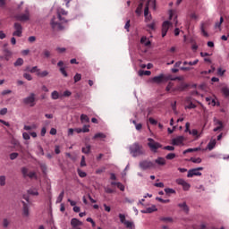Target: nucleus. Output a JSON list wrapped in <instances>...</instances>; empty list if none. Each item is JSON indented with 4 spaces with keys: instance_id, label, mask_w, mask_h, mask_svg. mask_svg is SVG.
<instances>
[{
    "instance_id": "864d4df0",
    "label": "nucleus",
    "mask_w": 229,
    "mask_h": 229,
    "mask_svg": "<svg viewBox=\"0 0 229 229\" xmlns=\"http://www.w3.org/2000/svg\"><path fill=\"white\" fill-rule=\"evenodd\" d=\"M201 32L203 33L204 37H208V33L207 31H205V24H201L200 27Z\"/></svg>"
},
{
    "instance_id": "b1692460",
    "label": "nucleus",
    "mask_w": 229,
    "mask_h": 229,
    "mask_svg": "<svg viewBox=\"0 0 229 229\" xmlns=\"http://www.w3.org/2000/svg\"><path fill=\"white\" fill-rule=\"evenodd\" d=\"M146 4H148V8L157 9V2L155 0H148Z\"/></svg>"
},
{
    "instance_id": "9b49d317",
    "label": "nucleus",
    "mask_w": 229,
    "mask_h": 229,
    "mask_svg": "<svg viewBox=\"0 0 229 229\" xmlns=\"http://www.w3.org/2000/svg\"><path fill=\"white\" fill-rule=\"evenodd\" d=\"M175 182L177 185H182L183 191H189V189H191V184H189L183 179H177Z\"/></svg>"
},
{
    "instance_id": "bf43d9fd",
    "label": "nucleus",
    "mask_w": 229,
    "mask_h": 229,
    "mask_svg": "<svg viewBox=\"0 0 229 229\" xmlns=\"http://www.w3.org/2000/svg\"><path fill=\"white\" fill-rule=\"evenodd\" d=\"M185 108L191 110L192 108H196V105H194L192 102H190L189 105L185 106Z\"/></svg>"
},
{
    "instance_id": "aec40b11",
    "label": "nucleus",
    "mask_w": 229,
    "mask_h": 229,
    "mask_svg": "<svg viewBox=\"0 0 229 229\" xmlns=\"http://www.w3.org/2000/svg\"><path fill=\"white\" fill-rule=\"evenodd\" d=\"M157 206H152L150 208H147L145 210H141L142 214H153V212H157Z\"/></svg>"
},
{
    "instance_id": "09e8293b",
    "label": "nucleus",
    "mask_w": 229,
    "mask_h": 229,
    "mask_svg": "<svg viewBox=\"0 0 229 229\" xmlns=\"http://www.w3.org/2000/svg\"><path fill=\"white\" fill-rule=\"evenodd\" d=\"M225 19L223 18V16L220 17V21L216 22L215 24V28H221V24H223Z\"/></svg>"
},
{
    "instance_id": "2f4dec72",
    "label": "nucleus",
    "mask_w": 229,
    "mask_h": 229,
    "mask_svg": "<svg viewBox=\"0 0 229 229\" xmlns=\"http://www.w3.org/2000/svg\"><path fill=\"white\" fill-rule=\"evenodd\" d=\"M81 123H89L90 119H89V116L87 114H81Z\"/></svg>"
},
{
    "instance_id": "69168bd1",
    "label": "nucleus",
    "mask_w": 229,
    "mask_h": 229,
    "mask_svg": "<svg viewBox=\"0 0 229 229\" xmlns=\"http://www.w3.org/2000/svg\"><path fill=\"white\" fill-rule=\"evenodd\" d=\"M83 133H89L90 131V129H89V126L84 125L81 129Z\"/></svg>"
},
{
    "instance_id": "412c9836",
    "label": "nucleus",
    "mask_w": 229,
    "mask_h": 229,
    "mask_svg": "<svg viewBox=\"0 0 229 229\" xmlns=\"http://www.w3.org/2000/svg\"><path fill=\"white\" fill-rule=\"evenodd\" d=\"M179 208H182L183 212L186 214H189V206H187L186 202L179 203L178 204Z\"/></svg>"
},
{
    "instance_id": "39448f33",
    "label": "nucleus",
    "mask_w": 229,
    "mask_h": 229,
    "mask_svg": "<svg viewBox=\"0 0 229 229\" xmlns=\"http://www.w3.org/2000/svg\"><path fill=\"white\" fill-rule=\"evenodd\" d=\"M14 19L20 22H27V21H30V10L27 8L24 13H18L14 15Z\"/></svg>"
},
{
    "instance_id": "4468645a",
    "label": "nucleus",
    "mask_w": 229,
    "mask_h": 229,
    "mask_svg": "<svg viewBox=\"0 0 229 229\" xmlns=\"http://www.w3.org/2000/svg\"><path fill=\"white\" fill-rule=\"evenodd\" d=\"M174 17V22H175V26H178V15H176V11L170 10L169 11V21H172Z\"/></svg>"
},
{
    "instance_id": "c756f323",
    "label": "nucleus",
    "mask_w": 229,
    "mask_h": 229,
    "mask_svg": "<svg viewBox=\"0 0 229 229\" xmlns=\"http://www.w3.org/2000/svg\"><path fill=\"white\" fill-rule=\"evenodd\" d=\"M174 86V84L173 82H169L165 88L166 92H171V90L172 92H174L173 91V89H175V88H173Z\"/></svg>"
},
{
    "instance_id": "f257e3e1",
    "label": "nucleus",
    "mask_w": 229,
    "mask_h": 229,
    "mask_svg": "<svg viewBox=\"0 0 229 229\" xmlns=\"http://www.w3.org/2000/svg\"><path fill=\"white\" fill-rule=\"evenodd\" d=\"M64 22H67L64 17L54 16L50 21V25L53 30H64Z\"/></svg>"
},
{
    "instance_id": "4d7b16f0",
    "label": "nucleus",
    "mask_w": 229,
    "mask_h": 229,
    "mask_svg": "<svg viewBox=\"0 0 229 229\" xmlns=\"http://www.w3.org/2000/svg\"><path fill=\"white\" fill-rule=\"evenodd\" d=\"M87 163L85 162V156H82L81 160V167H85Z\"/></svg>"
},
{
    "instance_id": "f704fd0d",
    "label": "nucleus",
    "mask_w": 229,
    "mask_h": 229,
    "mask_svg": "<svg viewBox=\"0 0 229 229\" xmlns=\"http://www.w3.org/2000/svg\"><path fill=\"white\" fill-rule=\"evenodd\" d=\"M52 99H58L60 98V93L58 91L55 90L51 94Z\"/></svg>"
},
{
    "instance_id": "774afa93",
    "label": "nucleus",
    "mask_w": 229,
    "mask_h": 229,
    "mask_svg": "<svg viewBox=\"0 0 229 229\" xmlns=\"http://www.w3.org/2000/svg\"><path fill=\"white\" fill-rule=\"evenodd\" d=\"M29 42L33 43L37 40V38L35 36H30L28 38Z\"/></svg>"
},
{
    "instance_id": "49530a36",
    "label": "nucleus",
    "mask_w": 229,
    "mask_h": 229,
    "mask_svg": "<svg viewBox=\"0 0 229 229\" xmlns=\"http://www.w3.org/2000/svg\"><path fill=\"white\" fill-rule=\"evenodd\" d=\"M216 147V141H210L208 144V148L209 149V151H212V148Z\"/></svg>"
},
{
    "instance_id": "79ce46f5",
    "label": "nucleus",
    "mask_w": 229,
    "mask_h": 229,
    "mask_svg": "<svg viewBox=\"0 0 229 229\" xmlns=\"http://www.w3.org/2000/svg\"><path fill=\"white\" fill-rule=\"evenodd\" d=\"M40 69H38V66H33L30 70V72H31L32 74H34V72H36V74L38 72H39Z\"/></svg>"
},
{
    "instance_id": "1a4fd4ad",
    "label": "nucleus",
    "mask_w": 229,
    "mask_h": 229,
    "mask_svg": "<svg viewBox=\"0 0 229 229\" xmlns=\"http://www.w3.org/2000/svg\"><path fill=\"white\" fill-rule=\"evenodd\" d=\"M15 31L13 33V37H22V25L19 22H15L13 26Z\"/></svg>"
},
{
    "instance_id": "0eeeda50",
    "label": "nucleus",
    "mask_w": 229,
    "mask_h": 229,
    "mask_svg": "<svg viewBox=\"0 0 229 229\" xmlns=\"http://www.w3.org/2000/svg\"><path fill=\"white\" fill-rule=\"evenodd\" d=\"M118 217H119L120 222L122 223V225H124V226H126L127 228L133 229V226H135L133 225V222L128 221L126 219V216L124 214H119Z\"/></svg>"
},
{
    "instance_id": "4c0bfd02",
    "label": "nucleus",
    "mask_w": 229,
    "mask_h": 229,
    "mask_svg": "<svg viewBox=\"0 0 229 229\" xmlns=\"http://www.w3.org/2000/svg\"><path fill=\"white\" fill-rule=\"evenodd\" d=\"M191 162H193V164H201V158L200 157H191Z\"/></svg>"
},
{
    "instance_id": "3c124183",
    "label": "nucleus",
    "mask_w": 229,
    "mask_h": 229,
    "mask_svg": "<svg viewBox=\"0 0 229 229\" xmlns=\"http://www.w3.org/2000/svg\"><path fill=\"white\" fill-rule=\"evenodd\" d=\"M144 15L148 19V15H149V5L146 4L145 10H144Z\"/></svg>"
},
{
    "instance_id": "2eb2a0df",
    "label": "nucleus",
    "mask_w": 229,
    "mask_h": 229,
    "mask_svg": "<svg viewBox=\"0 0 229 229\" xmlns=\"http://www.w3.org/2000/svg\"><path fill=\"white\" fill-rule=\"evenodd\" d=\"M194 176H201V173L197 170V168H193L188 171L187 177L192 178Z\"/></svg>"
},
{
    "instance_id": "ea45409f",
    "label": "nucleus",
    "mask_w": 229,
    "mask_h": 229,
    "mask_svg": "<svg viewBox=\"0 0 229 229\" xmlns=\"http://www.w3.org/2000/svg\"><path fill=\"white\" fill-rule=\"evenodd\" d=\"M222 92L224 94V96H225V98H229V89L225 87L222 89Z\"/></svg>"
},
{
    "instance_id": "c03bdc74",
    "label": "nucleus",
    "mask_w": 229,
    "mask_h": 229,
    "mask_svg": "<svg viewBox=\"0 0 229 229\" xmlns=\"http://www.w3.org/2000/svg\"><path fill=\"white\" fill-rule=\"evenodd\" d=\"M156 199H157V201H159L160 203H170V201H171L170 199H164L160 197H157Z\"/></svg>"
},
{
    "instance_id": "5701e85b",
    "label": "nucleus",
    "mask_w": 229,
    "mask_h": 229,
    "mask_svg": "<svg viewBox=\"0 0 229 229\" xmlns=\"http://www.w3.org/2000/svg\"><path fill=\"white\" fill-rule=\"evenodd\" d=\"M143 7H144V0H141L135 11L137 15H140V13H142Z\"/></svg>"
},
{
    "instance_id": "7ed1b4c3",
    "label": "nucleus",
    "mask_w": 229,
    "mask_h": 229,
    "mask_svg": "<svg viewBox=\"0 0 229 229\" xmlns=\"http://www.w3.org/2000/svg\"><path fill=\"white\" fill-rule=\"evenodd\" d=\"M171 80V75H165L164 73H161L157 76H155L151 79L152 83H157V85H160V83H165Z\"/></svg>"
},
{
    "instance_id": "c85d7f7f",
    "label": "nucleus",
    "mask_w": 229,
    "mask_h": 229,
    "mask_svg": "<svg viewBox=\"0 0 229 229\" xmlns=\"http://www.w3.org/2000/svg\"><path fill=\"white\" fill-rule=\"evenodd\" d=\"M139 76H151V71H143L139 72Z\"/></svg>"
},
{
    "instance_id": "ddd939ff",
    "label": "nucleus",
    "mask_w": 229,
    "mask_h": 229,
    "mask_svg": "<svg viewBox=\"0 0 229 229\" xmlns=\"http://www.w3.org/2000/svg\"><path fill=\"white\" fill-rule=\"evenodd\" d=\"M214 124L216 127L213 130V131H220V130H222L224 128L223 122L218 120L216 117L214 118Z\"/></svg>"
},
{
    "instance_id": "9d476101",
    "label": "nucleus",
    "mask_w": 229,
    "mask_h": 229,
    "mask_svg": "<svg viewBox=\"0 0 229 229\" xmlns=\"http://www.w3.org/2000/svg\"><path fill=\"white\" fill-rule=\"evenodd\" d=\"M23 103L30 105V106H35V93H31L29 97L23 98Z\"/></svg>"
},
{
    "instance_id": "de8ad7c7",
    "label": "nucleus",
    "mask_w": 229,
    "mask_h": 229,
    "mask_svg": "<svg viewBox=\"0 0 229 229\" xmlns=\"http://www.w3.org/2000/svg\"><path fill=\"white\" fill-rule=\"evenodd\" d=\"M23 78H25V80H28V81H31V80H33V77L30 73H23Z\"/></svg>"
},
{
    "instance_id": "603ef678",
    "label": "nucleus",
    "mask_w": 229,
    "mask_h": 229,
    "mask_svg": "<svg viewBox=\"0 0 229 229\" xmlns=\"http://www.w3.org/2000/svg\"><path fill=\"white\" fill-rule=\"evenodd\" d=\"M17 157H19V153H17V152H13V153L10 154L11 160H15V158H17Z\"/></svg>"
},
{
    "instance_id": "f8f14e48",
    "label": "nucleus",
    "mask_w": 229,
    "mask_h": 229,
    "mask_svg": "<svg viewBox=\"0 0 229 229\" xmlns=\"http://www.w3.org/2000/svg\"><path fill=\"white\" fill-rule=\"evenodd\" d=\"M186 89H189V84L185 82H181L175 89H173V92H183Z\"/></svg>"
},
{
    "instance_id": "6e6552de",
    "label": "nucleus",
    "mask_w": 229,
    "mask_h": 229,
    "mask_svg": "<svg viewBox=\"0 0 229 229\" xmlns=\"http://www.w3.org/2000/svg\"><path fill=\"white\" fill-rule=\"evenodd\" d=\"M171 26H173V23H171V21H165L162 23V27H161V35L164 38V37H165V35H167V32L169 31V28H171Z\"/></svg>"
},
{
    "instance_id": "7c9ffc66",
    "label": "nucleus",
    "mask_w": 229,
    "mask_h": 229,
    "mask_svg": "<svg viewBox=\"0 0 229 229\" xmlns=\"http://www.w3.org/2000/svg\"><path fill=\"white\" fill-rule=\"evenodd\" d=\"M90 145H87L86 147L82 148V153H84L85 155H89V153H90Z\"/></svg>"
},
{
    "instance_id": "f3484780",
    "label": "nucleus",
    "mask_w": 229,
    "mask_h": 229,
    "mask_svg": "<svg viewBox=\"0 0 229 229\" xmlns=\"http://www.w3.org/2000/svg\"><path fill=\"white\" fill-rule=\"evenodd\" d=\"M183 136H178L172 140L173 146H180V144H183Z\"/></svg>"
},
{
    "instance_id": "338daca9",
    "label": "nucleus",
    "mask_w": 229,
    "mask_h": 229,
    "mask_svg": "<svg viewBox=\"0 0 229 229\" xmlns=\"http://www.w3.org/2000/svg\"><path fill=\"white\" fill-rule=\"evenodd\" d=\"M163 149H166V151H174V147L173 146H165Z\"/></svg>"
},
{
    "instance_id": "393cba45",
    "label": "nucleus",
    "mask_w": 229,
    "mask_h": 229,
    "mask_svg": "<svg viewBox=\"0 0 229 229\" xmlns=\"http://www.w3.org/2000/svg\"><path fill=\"white\" fill-rule=\"evenodd\" d=\"M49 75V72L47 71H43V72H38V73H36V76H38V78H46V76Z\"/></svg>"
},
{
    "instance_id": "052dcab7",
    "label": "nucleus",
    "mask_w": 229,
    "mask_h": 229,
    "mask_svg": "<svg viewBox=\"0 0 229 229\" xmlns=\"http://www.w3.org/2000/svg\"><path fill=\"white\" fill-rule=\"evenodd\" d=\"M22 137H23L24 140H30V133H28V132H23Z\"/></svg>"
},
{
    "instance_id": "0e129e2a",
    "label": "nucleus",
    "mask_w": 229,
    "mask_h": 229,
    "mask_svg": "<svg viewBox=\"0 0 229 229\" xmlns=\"http://www.w3.org/2000/svg\"><path fill=\"white\" fill-rule=\"evenodd\" d=\"M72 92L69 91V90H65L64 93H63V96L64 98H69L70 96H72Z\"/></svg>"
},
{
    "instance_id": "a211bd4d",
    "label": "nucleus",
    "mask_w": 229,
    "mask_h": 229,
    "mask_svg": "<svg viewBox=\"0 0 229 229\" xmlns=\"http://www.w3.org/2000/svg\"><path fill=\"white\" fill-rule=\"evenodd\" d=\"M71 225L72 228H76L78 226H81V225H83V222L80 221L78 218H72L71 220Z\"/></svg>"
},
{
    "instance_id": "8fccbe9b",
    "label": "nucleus",
    "mask_w": 229,
    "mask_h": 229,
    "mask_svg": "<svg viewBox=\"0 0 229 229\" xmlns=\"http://www.w3.org/2000/svg\"><path fill=\"white\" fill-rule=\"evenodd\" d=\"M60 72L63 74V76H64V78H67L69 76V74H67V72L65 71L64 67L60 68Z\"/></svg>"
},
{
    "instance_id": "e2e57ef3",
    "label": "nucleus",
    "mask_w": 229,
    "mask_h": 229,
    "mask_svg": "<svg viewBox=\"0 0 229 229\" xmlns=\"http://www.w3.org/2000/svg\"><path fill=\"white\" fill-rule=\"evenodd\" d=\"M190 18L192 19V21H196L198 19V14H196V13H191Z\"/></svg>"
},
{
    "instance_id": "f03ea898",
    "label": "nucleus",
    "mask_w": 229,
    "mask_h": 229,
    "mask_svg": "<svg viewBox=\"0 0 229 229\" xmlns=\"http://www.w3.org/2000/svg\"><path fill=\"white\" fill-rule=\"evenodd\" d=\"M131 155L132 157H140V155H144V151L142 150V146L137 142L133 143L129 148Z\"/></svg>"
},
{
    "instance_id": "dca6fc26",
    "label": "nucleus",
    "mask_w": 229,
    "mask_h": 229,
    "mask_svg": "<svg viewBox=\"0 0 229 229\" xmlns=\"http://www.w3.org/2000/svg\"><path fill=\"white\" fill-rule=\"evenodd\" d=\"M23 207H22V216L24 217H28L30 216V206L24 201H21Z\"/></svg>"
},
{
    "instance_id": "a18cd8bd",
    "label": "nucleus",
    "mask_w": 229,
    "mask_h": 229,
    "mask_svg": "<svg viewBox=\"0 0 229 229\" xmlns=\"http://www.w3.org/2000/svg\"><path fill=\"white\" fill-rule=\"evenodd\" d=\"M62 15H67V12L64 9H60L58 12H57V17H62Z\"/></svg>"
},
{
    "instance_id": "6ab92c4d",
    "label": "nucleus",
    "mask_w": 229,
    "mask_h": 229,
    "mask_svg": "<svg viewBox=\"0 0 229 229\" xmlns=\"http://www.w3.org/2000/svg\"><path fill=\"white\" fill-rule=\"evenodd\" d=\"M154 164H155V165H157L164 166V165H165L166 161H165V158H164V157H157V159H155Z\"/></svg>"
},
{
    "instance_id": "473e14b6",
    "label": "nucleus",
    "mask_w": 229,
    "mask_h": 229,
    "mask_svg": "<svg viewBox=\"0 0 229 229\" xmlns=\"http://www.w3.org/2000/svg\"><path fill=\"white\" fill-rule=\"evenodd\" d=\"M65 195V191H62L56 200V203H62V201L64 200V196Z\"/></svg>"
},
{
    "instance_id": "4be33fe9",
    "label": "nucleus",
    "mask_w": 229,
    "mask_h": 229,
    "mask_svg": "<svg viewBox=\"0 0 229 229\" xmlns=\"http://www.w3.org/2000/svg\"><path fill=\"white\" fill-rule=\"evenodd\" d=\"M4 58L6 60V62H8L10 58H12V51L5 48L4 50Z\"/></svg>"
},
{
    "instance_id": "c9c22d12",
    "label": "nucleus",
    "mask_w": 229,
    "mask_h": 229,
    "mask_svg": "<svg viewBox=\"0 0 229 229\" xmlns=\"http://www.w3.org/2000/svg\"><path fill=\"white\" fill-rule=\"evenodd\" d=\"M21 174L23 175V178H28V174H29V170L27 167H22L21 168Z\"/></svg>"
},
{
    "instance_id": "423d86ee",
    "label": "nucleus",
    "mask_w": 229,
    "mask_h": 229,
    "mask_svg": "<svg viewBox=\"0 0 229 229\" xmlns=\"http://www.w3.org/2000/svg\"><path fill=\"white\" fill-rule=\"evenodd\" d=\"M148 148L154 153H157V150L159 149V148H162V144L155 141V140H153V138H148Z\"/></svg>"
},
{
    "instance_id": "a878e982",
    "label": "nucleus",
    "mask_w": 229,
    "mask_h": 229,
    "mask_svg": "<svg viewBox=\"0 0 229 229\" xmlns=\"http://www.w3.org/2000/svg\"><path fill=\"white\" fill-rule=\"evenodd\" d=\"M14 67H21L24 65V59L22 58H18L16 62L13 64Z\"/></svg>"
},
{
    "instance_id": "5fc2aeb1",
    "label": "nucleus",
    "mask_w": 229,
    "mask_h": 229,
    "mask_svg": "<svg viewBox=\"0 0 229 229\" xmlns=\"http://www.w3.org/2000/svg\"><path fill=\"white\" fill-rule=\"evenodd\" d=\"M194 151H198V148H188L183 151V155H187V153H192Z\"/></svg>"
},
{
    "instance_id": "6e6d98bb",
    "label": "nucleus",
    "mask_w": 229,
    "mask_h": 229,
    "mask_svg": "<svg viewBox=\"0 0 229 229\" xmlns=\"http://www.w3.org/2000/svg\"><path fill=\"white\" fill-rule=\"evenodd\" d=\"M78 174L81 178H85V176H87V173L81 171V170H78Z\"/></svg>"
},
{
    "instance_id": "680f3d73",
    "label": "nucleus",
    "mask_w": 229,
    "mask_h": 229,
    "mask_svg": "<svg viewBox=\"0 0 229 229\" xmlns=\"http://www.w3.org/2000/svg\"><path fill=\"white\" fill-rule=\"evenodd\" d=\"M116 187L120 189V191H124V185H123V183L117 182Z\"/></svg>"
},
{
    "instance_id": "58836bf2",
    "label": "nucleus",
    "mask_w": 229,
    "mask_h": 229,
    "mask_svg": "<svg viewBox=\"0 0 229 229\" xmlns=\"http://www.w3.org/2000/svg\"><path fill=\"white\" fill-rule=\"evenodd\" d=\"M165 192L166 194H176V191H174V189L172 188H166L165 189Z\"/></svg>"
},
{
    "instance_id": "72a5a7b5",
    "label": "nucleus",
    "mask_w": 229,
    "mask_h": 229,
    "mask_svg": "<svg viewBox=\"0 0 229 229\" xmlns=\"http://www.w3.org/2000/svg\"><path fill=\"white\" fill-rule=\"evenodd\" d=\"M0 185L1 187H4V185H6V176H0Z\"/></svg>"
},
{
    "instance_id": "bb28decb",
    "label": "nucleus",
    "mask_w": 229,
    "mask_h": 229,
    "mask_svg": "<svg viewBox=\"0 0 229 229\" xmlns=\"http://www.w3.org/2000/svg\"><path fill=\"white\" fill-rule=\"evenodd\" d=\"M140 43L144 44V46H151V41H149V39H148L146 37H142L140 38Z\"/></svg>"
},
{
    "instance_id": "20e7f679",
    "label": "nucleus",
    "mask_w": 229,
    "mask_h": 229,
    "mask_svg": "<svg viewBox=\"0 0 229 229\" xmlns=\"http://www.w3.org/2000/svg\"><path fill=\"white\" fill-rule=\"evenodd\" d=\"M139 166L141 171H148V169H155L157 165H155V163L152 161L145 159L140 162Z\"/></svg>"
},
{
    "instance_id": "e433bc0d",
    "label": "nucleus",
    "mask_w": 229,
    "mask_h": 229,
    "mask_svg": "<svg viewBox=\"0 0 229 229\" xmlns=\"http://www.w3.org/2000/svg\"><path fill=\"white\" fill-rule=\"evenodd\" d=\"M165 158H166V160H173V159L176 158V154L169 153L168 155H166Z\"/></svg>"
},
{
    "instance_id": "13d9d810",
    "label": "nucleus",
    "mask_w": 229,
    "mask_h": 229,
    "mask_svg": "<svg viewBox=\"0 0 229 229\" xmlns=\"http://www.w3.org/2000/svg\"><path fill=\"white\" fill-rule=\"evenodd\" d=\"M43 55L45 58H49V56H51V52H49V50H44Z\"/></svg>"
},
{
    "instance_id": "a19ab883",
    "label": "nucleus",
    "mask_w": 229,
    "mask_h": 229,
    "mask_svg": "<svg viewBox=\"0 0 229 229\" xmlns=\"http://www.w3.org/2000/svg\"><path fill=\"white\" fill-rule=\"evenodd\" d=\"M74 83H78L81 80V74L76 73L75 76L73 77Z\"/></svg>"
},
{
    "instance_id": "cd10ccee",
    "label": "nucleus",
    "mask_w": 229,
    "mask_h": 229,
    "mask_svg": "<svg viewBox=\"0 0 229 229\" xmlns=\"http://www.w3.org/2000/svg\"><path fill=\"white\" fill-rule=\"evenodd\" d=\"M96 139H106V135L103 132H98L94 135L93 140H96Z\"/></svg>"
},
{
    "instance_id": "37998d69",
    "label": "nucleus",
    "mask_w": 229,
    "mask_h": 229,
    "mask_svg": "<svg viewBox=\"0 0 229 229\" xmlns=\"http://www.w3.org/2000/svg\"><path fill=\"white\" fill-rule=\"evenodd\" d=\"M28 193L31 196H38V191H37V190L30 189L28 191Z\"/></svg>"
}]
</instances>
